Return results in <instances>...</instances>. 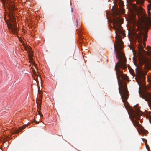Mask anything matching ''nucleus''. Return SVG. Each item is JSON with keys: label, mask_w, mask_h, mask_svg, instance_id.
Wrapping results in <instances>:
<instances>
[{"label": "nucleus", "mask_w": 151, "mask_h": 151, "mask_svg": "<svg viewBox=\"0 0 151 151\" xmlns=\"http://www.w3.org/2000/svg\"><path fill=\"white\" fill-rule=\"evenodd\" d=\"M120 1L121 2V4H122V5L123 4V2L122 1Z\"/></svg>", "instance_id": "dca6fc26"}, {"label": "nucleus", "mask_w": 151, "mask_h": 151, "mask_svg": "<svg viewBox=\"0 0 151 151\" xmlns=\"http://www.w3.org/2000/svg\"><path fill=\"white\" fill-rule=\"evenodd\" d=\"M137 69V68H136V72L137 74V76L135 78L138 84L139 85L140 87L141 85L142 84V81L143 80V79L142 76V71L140 69Z\"/></svg>", "instance_id": "39448f33"}, {"label": "nucleus", "mask_w": 151, "mask_h": 151, "mask_svg": "<svg viewBox=\"0 0 151 151\" xmlns=\"http://www.w3.org/2000/svg\"><path fill=\"white\" fill-rule=\"evenodd\" d=\"M149 47V48L150 49H151V48L150 47Z\"/></svg>", "instance_id": "a211bd4d"}, {"label": "nucleus", "mask_w": 151, "mask_h": 151, "mask_svg": "<svg viewBox=\"0 0 151 151\" xmlns=\"http://www.w3.org/2000/svg\"><path fill=\"white\" fill-rule=\"evenodd\" d=\"M33 55V54L32 52H30L29 53V58L30 62H31L33 60V59L32 58Z\"/></svg>", "instance_id": "6e6552de"}, {"label": "nucleus", "mask_w": 151, "mask_h": 151, "mask_svg": "<svg viewBox=\"0 0 151 151\" xmlns=\"http://www.w3.org/2000/svg\"><path fill=\"white\" fill-rule=\"evenodd\" d=\"M39 101H40V104L39 103V101H38V102H37V101H36V102H37V107L38 108H39V106H40V107L41 106V105H40V103H41V100H38Z\"/></svg>", "instance_id": "9d476101"}, {"label": "nucleus", "mask_w": 151, "mask_h": 151, "mask_svg": "<svg viewBox=\"0 0 151 151\" xmlns=\"http://www.w3.org/2000/svg\"><path fill=\"white\" fill-rule=\"evenodd\" d=\"M135 110L132 109L131 110V114L133 118H135L136 119H140L141 114L140 113V110L139 108L138 107L137 105L134 106Z\"/></svg>", "instance_id": "20e7f679"}, {"label": "nucleus", "mask_w": 151, "mask_h": 151, "mask_svg": "<svg viewBox=\"0 0 151 151\" xmlns=\"http://www.w3.org/2000/svg\"><path fill=\"white\" fill-rule=\"evenodd\" d=\"M79 32V31L78 32V34H80V33L78 32Z\"/></svg>", "instance_id": "6ab92c4d"}, {"label": "nucleus", "mask_w": 151, "mask_h": 151, "mask_svg": "<svg viewBox=\"0 0 151 151\" xmlns=\"http://www.w3.org/2000/svg\"><path fill=\"white\" fill-rule=\"evenodd\" d=\"M3 1L4 4H7V6L9 9V13L8 15L11 19V21L7 22V24L8 29L10 31H11L13 33L17 34L18 32L17 28L14 22V12L16 9L15 5L13 3L9 2V3L8 1Z\"/></svg>", "instance_id": "7ed1b4c3"}, {"label": "nucleus", "mask_w": 151, "mask_h": 151, "mask_svg": "<svg viewBox=\"0 0 151 151\" xmlns=\"http://www.w3.org/2000/svg\"><path fill=\"white\" fill-rule=\"evenodd\" d=\"M73 9H72V12H73Z\"/></svg>", "instance_id": "aec40b11"}, {"label": "nucleus", "mask_w": 151, "mask_h": 151, "mask_svg": "<svg viewBox=\"0 0 151 151\" xmlns=\"http://www.w3.org/2000/svg\"><path fill=\"white\" fill-rule=\"evenodd\" d=\"M24 126H23L21 128H19L18 129L16 130L15 131V133H19V132L21 131L22 129H23L25 128Z\"/></svg>", "instance_id": "1a4fd4ad"}, {"label": "nucleus", "mask_w": 151, "mask_h": 151, "mask_svg": "<svg viewBox=\"0 0 151 151\" xmlns=\"http://www.w3.org/2000/svg\"><path fill=\"white\" fill-rule=\"evenodd\" d=\"M4 19H5V17H4Z\"/></svg>", "instance_id": "4be33fe9"}, {"label": "nucleus", "mask_w": 151, "mask_h": 151, "mask_svg": "<svg viewBox=\"0 0 151 151\" xmlns=\"http://www.w3.org/2000/svg\"><path fill=\"white\" fill-rule=\"evenodd\" d=\"M35 121V122H36V124H39V122H37V121Z\"/></svg>", "instance_id": "4468645a"}, {"label": "nucleus", "mask_w": 151, "mask_h": 151, "mask_svg": "<svg viewBox=\"0 0 151 151\" xmlns=\"http://www.w3.org/2000/svg\"><path fill=\"white\" fill-rule=\"evenodd\" d=\"M132 2L135 1L136 4H137L142 5V4L144 1V0H131ZM149 4L147 6V11L149 13L150 12L151 10V0H149Z\"/></svg>", "instance_id": "423d86ee"}, {"label": "nucleus", "mask_w": 151, "mask_h": 151, "mask_svg": "<svg viewBox=\"0 0 151 151\" xmlns=\"http://www.w3.org/2000/svg\"><path fill=\"white\" fill-rule=\"evenodd\" d=\"M146 148L148 149V150L149 149V147L147 145H146Z\"/></svg>", "instance_id": "9b49d317"}, {"label": "nucleus", "mask_w": 151, "mask_h": 151, "mask_svg": "<svg viewBox=\"0 0 151 151\" xmlns=\"http://www.w3.org/2000/svg\"><path fill=\"white\" fill-rule=\"evenodd\" d=\"M150 52V53H151V52Z\"/></svg>", "instance_id": "5701e85b"}, {"label": "nucleus", "mask_w": 151, "mask_h": 151, "mask_svg": "<svg viewBox=\"0 0 151 151\" xmlns=\"http://www.w3.org/2000/svg\"><path fill=\"white\" fill-rule=\"evenodd\" d=\"M134 64L135 65H136V66L137 67V68H138V65H137V63H135L134 62Z\"/></svg>", "instance_id": "f8f14e48"}, {"label": "nucleus", "mask_w": 151, "mask_h": 151, "mask_svg": "<svg viewBox=\"0 0 151 151\" xmlns=\"http://www.w3.org/2000/svg\"><path fill=\"white\" fill-rule=\"evenodd\" d=\"M76 22H77V20H76Z\"/></svg>", "instance_id": "412c9836"}, {"label": "nucleus", "mask_w": 151, "mask_h": 151, "mask_svg": "<svg viewBox=\"0 0 151 151\" xmlns=\"http://www.w3.org/2000/svg\"><path fill=\"white\" fill-rule=\"evenodd\" d=\"M141 130H142V132L144 134H145H145H146V133L147 132L146 131V133H144V132H143V130H142V129H141Z\"/></svg>", "instance_id": "ddd939ff"}, {"label": "nucleus", "mask_w": 151, "mask_h": 151, "mask_svg": "<svg viewBox=\"0 0 151 151\" xmlns=\"http://www.w3.org/2000/svg\"><path fill=\"white\" fill-rule=\"evenodd\" d=\"M40 114H41V113L40 112H38V114L40 115Z\"/></svg>", "instance_id": "f3484780"}, {"label": "nucleus", "mask_w": 151, "mask_h": 151, "mask_svg": "<svg viewBox=\"0 0 151 151\" xmlns=\"http://www.w3.org/2000/svg\"><path fill=\"white\" fill-rule=\"evenodd\" d=\"M132 6L136 12L138 17H139V18L142 19L138 23L137 29L139 32L136 34L135 37L138 39L139 43L138 47L139 53L138 54L139 64L141 66H142L143 64H147L149 60L148 57L144 56L145 54H147V53L144 49V47L145 46L144 42L146 40L147 35L144 34L142 31H145L146 28L145 25L143 24L142 20L143 9L141 6L138 7L135 4H132Z\"/></svg>", "instance_id": "f03ea898"}, {"label": "nucleus", "mask_w": 151, "mask_h": 151, "mask_svg": "<svg viewBox=\"0 0 151 151\" xmlns=\"http://www.w3.org/2000/svg\"><path fill=\"white\" fill-rule=\"evenodd\" d=\"M40 116L41 117H42L43 116L42 114H40Z\"/></svg>", "instance_id": "2eb2a0df"}, {"label": "nucleus", "mask_w": 151, "mask_h": 151, "mask_svg": "<svg viewBox=\"0 0 151 151\" xmlns=\"http://www.w3.org/2000/svg\"><path fill=\"white\" fill-rule=\"evenodd\" d=\"M122 20L120 17H116L113 18V27L116 33V43L114 44L115 51L116 52V57L118 60L115 65V69L119 85V91L124 106L125 103L128 98V91L127 88V84L123 80H127L128 77L124 74L123 71L120 70L121 68L124 70L127 68V60L124 55L121 51L123 48V42L122 40L125 36V31L123 30L120 24L123 22Z\"/></svg>", "instance_id": "f257e3e1"}, {"label": "nucleus", "mask_w": 151, "mask_h": 151, "mask_svg": "<svg viewBox=\"0 0 151 151\" xmlns=\"http://www.w3.org/2000/svg\"><path fill=\"white\" fill-rule=\"evenodd\" d=\"M132 122L134 125L136 126L137 127H138L139 128H141V127H142L141 125L139 124V123L138 122L133 119L132 120Z\"/></svg>", "instance_id": "0eeeda50"}]
</instances>
